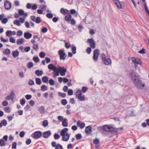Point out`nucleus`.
<instances>
[{
    "label": "nucleus",
    "mask_w": 149,
    "mask_h": 149,
    "mask_svg": "<svg viewBox=\"0 0 149 149\" xmlns=\"http://www.w3.org/2000/svg\"><path fill=\"white\" fill-rule=\"evenodd\" d=\"M76 94V96L81 101H84L85 100V98L84 95L82 96V91L80 89H78L76 92L75 93Z\"/></svg>",
    "instance_id": "5"
},
{
    "label": "nucleus",
    "mask_w": 149,
    "mask_h": 149,
    "mask_svg": "<svg viewBox=\"0 0 149 149\" xmlns=\"http://www.w3.org/2000/svg\"><path fill=\"white\" fill-rule=\"evenodd\" d=\"M132 63L134 64V67L136 68L139 65H141L142 64V61L139 58L132 57Z\"/></svg>",
    "instance_id": "4"
},
{
    "label": "nucleus",
    "mask_w": 149,
    "mask_h": 149,
    "mask_svg": "<svg viewBox=\"0 0 149 149\" xmlns=\"http://www.w3.org/2000/svg\"><path fill=\"white\" fill-rule=\"evenodd\" d=\"M129 77L132 80L138 76L136 75L135 72L133 70H131L129 71Z\"/></svg>",
    "instance_id": "13"
},
{
    "label": "nucleus",
    "mask_w": 149,
    "mask_h": 149,
    "mask_svg": "<svg viewBox=\"0 0 149 149\" xmlns=\"http://www.w3.org/2000/svg\"><path fill=\"white\" fill-rule=\"evenodd\" d=\"M42 81L45 83H47L48 81V78L47 76H44L42 78Z\"/></svg>",
    "instance_id": "28"
},
{
    "label": "nucleus",
    "mask_w": 149,
    "mask_h": 149,
    "mask_svg": "<svg viewBox=\"0 0 149 149\" xmlns=\"http://www.w3.org/2000/svg\"><path fill=\"white\" fill-rule=\"evenodd\" d=\"M101 56L103 63L106 65H111V61L110 58H106V55L103 53L101 54Z\"/></svg>",
    "instance_id": "3"
},
{
    "label": "nucleus",
    "mask_w": 149,
    "mask_h": 149,
    "mask_svg": "<svg viewBox=\"0 0 149 149\" xmlns=\"http://www.w3.org/2000/svg\"><path fill=\"white\" fill-rule=\"evenodd\" d=\"M75 137L77 140H79L82 138L81 135L80 134H77L75 136Z\"/></svg>",
    "instance_id": "39"
},
{
    "label": "nucleus",
    "mask_w": 149,
    "mask_h": 149,
    "mask_svg": "<svg viewBox=\"0 0 149 149\" xmlns=\"http://www.w3.org/2000/svg\"><path fill=\"white\" fill-rule=\"evenodd\" d=\"M24 134H25L24 132L23 131H22L20 132L19 134V136H20V137H21V138H22L24 136Z\"/></svg>",
    "instance_id": "63"
},
{
    "label": "nucleus",
    "mask_w": 149,
    "mask_h": 149,
    "mask_svg": "<svg viewBox=\"0 0 149 149\" xmlns=\"http://www.w3.org/2000/svg\"><path fill=\"white\" fill-rule=\"evenodd\" d=\"M20 102L21 104L22 105H24L25 103V100L24 98H22L20 99Z\"/></svg>",
    "instance_id": "55"
},
{
    "label": "nucleus",
    "mask_w": 149,
    "mask_h": 149,
    "mask_svg": "<svg viewBox=\"0 0 149 149\" xmlns=\"http://www.w3.org/2000/svg\"><path fill=\"white\" fill-rule=\"evenodd\" d=\"M1 21L3 24H5L8 21V19L7 18H3L1 20Z\"/></svg>",
    "instance_id": "43"
},
{
    "label": "nucleus",
    "mask_w": 149,
    "mask_h": 149,
    "mask_svg": "<svg viewBox=\"0 0 149 149\" xmlns=\"http://www.w3.org/2000/svg\"><path fill=\"white\" fill-rule=\"evenodd\" d=\"M72 16L70 13L68 14L65 16V20L69 22L71 19Z\"/></svg>",
    "instance_id": "23"
},
{
    "label": "nucleus",
    "mask_w": 149,
    "mask_h": 149,
    "mask_svg": "<svg viewBox=\"0 0 149 149\" xmlns=\"http://www.w3.org/2000/svg\"><path fill=\"white\" fill-rule=\"evenodd\" d=\"M58 94L59 96L63 98L65 97L66 96V94L65 93H61V92H58Z\"/></svg>",
    "instance_id": "41"
},
{
    "label": "nucleus",
    "mask_w": 149,
    "mask_h": 149,
    "mask_svg": "<svg viewBox=\"0 0 149 149\" xmlns=\"http://www.w3.org/2000/svg\"><path fill=\"white\" fill-rule=\"evenodd\" d=\"M111 126H109L108 125H104L103 127H99V129L100 130H102L108 132L109 130H110Z\"/></svg>",
    "instance_id": "14"
},
{
    "label": "nucleus",
    "mask_w": 149,
    "mask_h": 149,
    "mask_svg": "<svg viewBox=\"0 0 149 149\" xmlns=\"http://www.w3.org/2000/svg\"><path fill=\"white\" fill-rule=\"evenodd\" d=\"M69 102L70 103H71L73 104H74L75 103V102L74 98H70V99Z\"/></svg>",
    "instance_id": "61"
},
{
    "label": "nucleus",
    "mask_w": 149,
    "mask_h": 149,
    "mask_svg": "<svg viewBox=\"0 0 149 149\" xmlns=\"http://www.w3.org/2000/svg\"><path fill=\"white\" fill-rule=\"evenodd\" d=\"M41 19L40 17H37L35 19V22L36 23L38 24L40 22Z\"/></svg>",
    "instance_id": "37"
},
{
    "label": "nucleus",
    "mask_w": 149,
    "mask_h": 149,
    "mask_svg": "<svg viewBox=\"0 0 149 149\" xmlns=\"http://www.w3.org/2000/svg\"><path fill=\"white\" fill-rule=\"evenodd\" d=\"M73 93V91L71 89H69L68 91V94L69 95H72Z\"/></svg>",
    "instance_id": "53"
},
{
    "label": "nucleus",
    "mask_w": 149,
    "mask_h": 149,
    "mask_svg": "<svg viewBox=\"0 0 149 149\" xmlns=\"http://www.w3.org/2000/svg\"><path fill=\"white\" fill-rule=\"evenodd\" d=\"M7 124V122L6 120L4 119L1 121L0 123V128H1L2 126H6Z\"/></svg>",
    "instance_id": "21"
},
{
    "label": "nucleus",
    "mask_w": 149,
    "mask_h": 149,
    "mask_svg": "<svg viewBox=\"0 0 149 149\" xmlns=\"http://www.w3.org/2000/svg\"><path fill=\"white\" fill-rule=\"evenodd\" d=\"M42 135V132L38 131L34 132L31 135L32 137L35 139H37L41 137Z\"/></svg>",
    "instance_id": "7"
},
{
    "label": "nucleus",
    "mask_w": 149,
    "mask_h": 149,
    "mask_svg": "<svg viewBox=\"0 0 149 149\" xmlns=\"http://www.w3.org/2000/svg\"><path fill=\"white\" fill-rule=\"evenodd\" d=\"M4 109H5V111L6 112L9 113L10 111V109L9 107H4Z\"/></svg>",
    "instance_id": "48"
},
{
    "label": "nucleus",
    "mask_w": 149,
    "mask_h": 149,
    "mask_svg": "<svg viewBox=\"0 0 149 149\" xmlns=\"http://www.w3.org/2000/svg\"><path fill=\"white\" fill-rule=\"evenodd\" d=\"M52 134L50 131L48 130L43 132L42 136L45 138H48Z\"/></svg>",
    "instance_id": "15"
},
{
    "label": "nucleus",
    "mask_w": 149,
    "mask_h": 149,
    "mask_svg": "<svg viewBox=\"0 0 149 149\" xmlns=\"http://www.w3.org/2000/svg\"><path fill=\"white\" fill-rule=\"evenodd\" d=\"M87 42L90 44V47L93 48H94L95 47V42L92 38H89L87 39Z\"/></svg>",
    "instance_id": "12"
},
{
    "label": "nucleus",
    "mask_w": 149,
    "mask_h": 149,
    "mask_svg": "<svg viewBox=\"0 0 149 149\" xmlns=\"http://www.w3.org/2000/svg\"><path fill=\"white\" fill-rule=\"evenodd\" d=\"M49 84L51 86L54 85L55 84L54 81L52 79H50L49 81Z\"/></svg>",
    "instance_id": "42"
},
{
    "label": "nucleus",
    "mask_w": 149,
    "mask_h": 149,
    "mask_svg": "<svg viewBox=\"0 0 149 149\" xmlns=\"http://www.w3.org/2000/svg\"><path fill=\"white\" fill-rule=\"evenodd\" d=\"M71 47V45L70 43L65 42V47L67 49H69Z\"/></svg>",
    "instance_id": "52"
},
{
    "label": "nucleus",
    "mask_w": 149,
    "mask_h": 149,
    "mask_svg": "<svg viewBox=\"0 0 149 149\" xmlns=\"http://www.w3.org/2000/svg\"><path fill=\"white\" fill-rule=\"evenodd\" d=\"M33 60L36 63L38 62L39 61V59L38 56H34L33 58Z\"/></svg>",
    "instance_id": "44"
},
{
    "label": "nucleus",
    "mask_w": 149,
    "mask_h": 149,
    "mask_svg": "<svg viewBox=\"0 0 149 149\" xmlns=\"http://www.w3.org/2000/svg\"><path fill=\"white\" fill-rule=\"evenodd\" d=\"M43 73V71L42 70H36L35 72V74L38 76L42 75Z\"/></svg>",
    "instance_id": "26"
},
{
    "label": "nucleus",
    "mask_w": 149,
    "mask_h": 149,
    "mask_svg": "<svg viewBox=\"0 0 149 149\" xmlns=\"http://www.w3.org/2000/svg\"><path fill=\"white\" fill-rule=\"evenodd\" d=\"M60 137V136L57 134L55 133L54 135V138L55 139H58Z\"/></svg>",
    "instance_id": "57"
},
{
    "label": "nucleus",
    "mask_w": 149,
    "mask_h": 149,
    "mask_svg": "<svg viewBox=\"0 0 149 149\" xmlns=\"http://www.w3.org/2000/svg\"><path fill=\"white\" fill-rule=\"evenodd\" d=\"M4 6L6 9L9 10L11 7V4L10 1H6L4 3Z\"/></svg>",
    "instance_id": "16"
},
{
    "label": "nucleus",
    "mask_w": 149,
    "mask_h": 149,
    "mask_svg": "<svg viewBox=\"0 0 149 149\" xmlns=\"http://www.w3.org/2000/svg\"><path fill=\"white\" fill-rule=\"evenodd\" d=\"M18 13L20 15L22 16L24 13V11L22 9H20L18 10Z\"/></svg>",
    "instance_id": "51"
},
{
    "label": "nucleus",
    "mask_w": 149,
    "mask_h": 149,
    "mask_svg": "<svg viewBox=\"0 0 149 149\" xmlns=\"http://www.w3.org/2000/svg\"><path fill=\"white\" fill-rule=\"evenodd\" d=\"M38 110L41 113H43L44 112L45 109L44 107L42 106L39 108Z\"/></svg>",
    "instance_id": "29"
},
{
    "label": "nucleus",
    "mask_w": 149,
    "mask_h": 149,
    "mask_svg": "<svg viewBox=\"0 0 149 149\" xmlns=\"http://www.w3.org/2000/svg\"><path fill=\"white\" fill-rule=\"evenodd\" d=\"M58 53L60 60H64L65 59L67 55L65 53L64 50L63 49H60L58 51Z\"/></svg>",
    "instance_id": "6"
},
{
    "label": "nucleus",
    "mask_w": 149,
    "mask_h": 149,
    "mask_svg": "<svg viewBox=\"0 0 149 149\" xmlns=\"http://www.w3.org/2000/svg\"><path fill=\"white\" fill-rule=\"evenodd\" d=\"M134 78L132 80L133 81L135 86L137 88L139 89H142L143 87H145V84H143L142 83V81L140 79L139 77L138 76L137 77H136L135 78Z\"/></svg>",
    "instance_id": "1"
},
{
    "label": "nucleus",
    "mask_w": 149,
    "mask_h": 149,
    "mask_svg": "<svg viewBox=\"0 0 149 149\" xmlns=\"http://www.w3.org/2000/svg\"><path fill=\"white\" fill-rule=\"evenodd\" d=\"M68 130V129L67 128H65L61 130L60 134L62 136L63 141H67L68 140L70 135L67 132Z\"/></svg>",
    "instance_id": "2"
},
{
    "label": "nucleus",
    "mask_w": 149,
    "mask_h": 149,
    "mask_svg": "<svg viewBox=\"0 0 149 149\" xmlns=\"http://www.w3.org/2000/svg\"><path fill=\"white\" fill-rule=\"evenodd\" d=\"M100 143L99 140L97 138H95L93 141V143L94 144L97 145Z\"/></svg>",
    "instance_id": "46"
},
{
    "label": "nucleus",
    "mask_w": 149,
    "mask_h": 149,
    "mask_svg": "<svg viewBox=\"0 0 149 149\" xmlns=\"http://www.w3.org/2000/svg\"><path fill=\"white\" fill-rule=\"evenodd\" d=\"M99 52L98 49H96L93 51V58L95 61H97L98 60Z\"/></svg>",
    "instance_id": "9"
},
{
    "label": "nucleus",
    "mask_w": 149,
    "mask_h": 149,
    "mask_svg": "<svg viewBox=\"0 0 149 149\" xmlns=\"http://www.w3.org/2000/svg\"><path fill=\"white\" fill-rule=\"evenodd\" d=\"M123 128L120 127L118 128H113L112 126H111L110 130H109V132H114L117 133L118 134L120 132V131L123 130Z\"/></svg>",
    "instance_id": "8"
},
{
    "label": "nucleus",
    "mask_w": 149,
    "mask_h": 149,
    "mask_svg": "<svg viewBox=\"0 0 149 149\" xmlns=\"http://www.w3.org/2000/svg\"><path fill=\"white\" fill-rule=\"evenodd\" d=\"M47 87L45 85H42L41 86V90L42 91H45L47 90Z\"/></svg>",
    "instance_id": "35"
},
{
    "label": "nucleus",
    "mask_w": 149,
    "mask_h": 149,
    "mask_svg": "<svg viewBox=\"0 0 149 149\" xmlns=\"http://www.w3.org/2000/svg\"><path fill=\"white\" fill-rule=\"evenodd\" d=\"M32 34L29 32H26L24 34V36L26 39H29L31 37Z\"/></svg>",
    "instance_id": "19"
},
{
    "label": "nucleus",
    "mask_w": 149,
    "mask_h": 149,
    "mask_svg": "<svg viewBox=\"0 0 149 149\" xmlns=\"http://www.w3.org/2000/svg\"><path fill=\"white\" fill-rule=\"evenodd\" d=\"M33 66V64L32 62H29L27 64V66L28 68H30Z\"/></svg>",
    "instance_id": "31"
},
{
    "label": "nucleus",
    "mask_w": 149,
    "mask_h": 149,
    "mask_svg": "<svg viewBox=\"0 0 149 149\" xmlns=\"http://www.w3.org/2000/svg\"><path fill=\"white\" fill-rule=\"evenodd\" d=\"M12 31H7L6 32V34L7 36H10L12 35Z\"/></svg>",
    "instance_id": "38"
},
{
    "label": "nucleus",
    "mask_w": 149,
    "mask_h": 149,
    "mask_svg": "<svg viewBox=\"0 0 149 149\" xmlns=\"http://www.w3.org/2000/svg\"><path fill=\"white\" fill-rule=\"evenodd\" d=\"M81 90L82 92L83 93H85L87 91L88 88L86 86H83L82 87Z\"/></svg>",
    "instance_id": "36"
},
{
    "label": "nucleus",
    "mask_w": 149,
    "mask_h": 149,
    "mask_svg": "<svg viewBox=\"0 0 149 149\" xmlns=\"http://www.w3.org/2000/svg\"><path fill=\"white\" fill-rule=\"evenodd\" d=\"M13 23L14 24L18 26H20L21 24H20V21L18 20H15L14 21Z\"/></svg>",
    "instance_id": "30"
},
{
    "label": "nucleus",
    "mask_w": 149,
    "mask_h": 149,
    "mask_svg": "<svg viewBox=\"0 0 149 149\" xmlns=\"http://www.w3.org/2000/svg\"><path fill=\"white\" fill-rule=\"evenodd\" d=\"M10 41L12 43H14L15 42V39L12 37H10L9 38Z\"/></svg>",
    "instance_id": "58"
},
{
    "label": "nucleus",
    "mask_w": 149,
    "mask_h": 149,
    "mask_svg": "<svg viewBox=\"0 0 149 149\" xmlns=\"http://www.w3.org/2000/svg\"><path fill=\"white\" fill-rule=\"evenodd\" d=\"M45 56V54L43 52H41L39 54V56L41 58H44Z\"/></svg>",
    "instance_id": "49"
},
{
    "label": "nucleus",
    "mask_w": 149,
    "mask_h": 149,
    "mask_svg": "<svg viewBox=\"0 0 149 149\" xmlns=\"http://www.w3.org/2000/svg\"><path fill=\"white\" fill-rule=\"evenodd\" d=\"M67 101L65 99H63L61 100V104L64 105H65L67 103Z\"/></svg>",
    "instance_id": "45"
},
{
    "label": "nucleus",
    "mask_w": 149,
    "mask_h": 149,
    "mask_svg": "<svg viewBox=\"0 0 149 149\" xmlns=\"http://www.w3.org/2000/svg\"><path fill=\"white\" fill-rule=\"evenodd\" d=\"M30 106L29 105H27L26 107L24 108V109L26 111H28L29 110H30Z\"/></svg>",
    "instance_id": "60"
},
{
    "label": "nucleus",
    "mask_w": 149,
    "mask_h": 149,
    "mask_svg": "<svg viewBox=\"0 0 149 149\" xmlns=\"http://www.w3.org/2000/svg\"><path fill=\"white\" fill-rule=\"evenodd\" d=\"M24 42V39L22 38L21 39H19L17 40V42L18 45H20L22 44Z\"/></svg>",
    "instance_id": "27"
},
{
    "label": "nucleus",
    "mask_w": 149,
    "mask_h": 149,
    "mask_svg": "<svg viewBox=\"0 0 149 149\" xmlns=\"http://www.w3.org/2000/svg\"><path fill=\"white\" fill-rule=\"evenodd\" d=\"M113 1L118 8L121 9L122 8V5L118 0H113Z\"/></svg>",
    "instance_id": "18"
},
{
    "label": "nucleus",
    "mask_w": 149,
    "mask_h": 149,
    "mask_svg": "<svg viewBox=\"0 0 149 149\" xmlns=\"http://www.w3.org/2000/svg\"><path fill=\"white\" fill-rule=\"evenodd\" d=\"M92 128L91 126H88L87 127L85 130V132L86 134H89L91 133Z\"/></svg>",
    "instance_id": "20"
},
{
    "label": "nucleus",
    "mask_w": 149,
    "mask_h": 149,
    "mask_svg": "<svg viewBox=\"0 0 149 149\" xmlns=\"http://www.w3.org/2000/svg\"><path fill=\"white\" fill-rule=\"evenodd\" d=\"M72 49L71 50L72 51V53L73 54H75L76 53V48L74 45H71Z\"/></svg>",
    "instance_id": "25"
},
{
    "label": "nucleus",
    "mask_w": 149,
    "mask_h": 149,
    "mask_svg": "<svg viewBox=\"0 0 149 149\" xmlns=\"http://www.w3.org/2000/svg\"><path fill=\"white\" fill-rule=\"evenodd\" d=\"M58 70L60 73V75L61 76L65 75L67 70L63 67H59L58 68Z\"/></svg>",
    "instance_id": "10"
},
{
    "label": "nucleus",
    "mask_w": 149,
    "mask_h": 149,
    "mask_svg": "<svg viewBox=\"0 0 149 149\" xmlns=\"http://www.w3.org/2000/svg\"><path fill=\"white\" fill-rule=\"evenodd\" d=\"M6 146L5 144V142L4 140L2 139H0V146Z\"/></svg>",
    "instance_id": "34"
},
{
    "label": "nucleus",
    "mask_w": 149,
    "mask_h": 149,
    "mask_svg": "<svg viewBox=\"0 0 149 149\" xmlns=\"http://www.w3.org/2000/svg\"><path fill=\"white\" fill-rule=\"evenodd\" d=\"M36 84L38 85H40L42 83L40 79L38 78L36 79Z\"/></svg>",
    "instance_id": "33"
},
{
    "label": "nucleus",
    "mask_w": 149,
    "mask_h": 149,
    "mask_svg": "<svg viewBox=\"0 0 149 149\" xmlns=\"http://www.w3.org/2000/svg\"><path fill=\"white\" fill-rule=\"evenodd\" d=\"M33 48L34 50H36V49L38 50V45L34 44L33 45Z\"/></svg>",
    "instance_id": "56"
},
{
    "label": "nucleus",
    "mask_w": 149,
    "mask_h": 149,
    "mask_svg": "<svg viewBox=\"0 0 149 149\" xmlns=\"http://www.w3.org/2000/svg\"><path fill=\"white\" fill-rule=\"evenodd\" d=\"M12 55L14 58L17 57L19 55V52L18 50H16L12 52Z\"/></svg>",
    "instance_id": "22"
},
{
    "label": "nucleus",
    "mask_w": 149,
    "mask_h": 149,
    "mask_svg": "<svg viewBox=\"0 0 149 149\" xmlns=\"http://www.w3.org/2000/svg\"><path fill=\"white\" fill-rule=\"evenodd\" d=\"M56 143L55 141H53L51 143V145L52 147H55V149H63L62 146L58 144L56 145Z\"/></svg>",
    "instance_id": "11"
},
{
    "label": "nucleus",
    "mask_w": 149,
    "mask_h": 149,
    "mask_svg": "<svg viewBox=\"0 0 149 149\" xmlns=\"http://www.w3.org/2000/svg\"><path fill=\"white\" fill-rule=\"evenodd\" d=\"M38 7L37 5L36 4H34L31 7L32 9L34 10L36 9Z\"/></svg>",
    "instance_id": "64"
},
{
    "label": "nucleus",
    "mask_w": 149,
    "mask_h": 149,
    "mask_svg": "<svg viewBox=\"0 0 149 149\" xmlns=\"http://www.w3.org/2000/svg\"><path fill=\"white\" fill-rule=\"evenodd\" d=\"M2 104L3 106H6L8 105V102L6 101H4L2 102Z\"/></svg>",
    "instance_id": "59"
},
{
    "label": "nucleus",
    "mask_w": 149,
    "mask_h": 149,
    "mask_svg": "<svg viewBox=\"0 0 149 149\" xmlns=\"http://www.w3.org/2000/svg\"><path fill=\"white\" fill-rule=\"evenodd\" d=\"M31 140L30 139H28L26 141L25 143L26 144L29 145L30 144V143H31Z\"/></svg>",
    "instance_id": "54"
},
{
    "label": "nucleus",
    "mask_w": 149,
    "mask_h": 149,
    "mask_svg": "<svg viewBox=\"0 0 149 149\" xmlns=\"http://www.w3.org/2000/svg\"><path fill=\"white\" fill-rule=\"evenodd\" d=\"M40 8L42 10H45L47 7L45 5H40L39 6Z\"/></svg>",
    "instance_id": "50"
},
{
    "label": "nucleus",
    "mask_w": 149,
    "mask_h": 149,
    "mask_svg": "<svg viewBox=\"0 0 149 149\" xmlns=\"http://www.w3.org/2000/svg\"><path fill=\"white\" fill-rule=\"evenodd\" d=\"M67 119L66 118H64L62 123V125L64 127H66L68 126V123L67 122Z\"/></svg>",
    "instance_id": "24"
},
{
    "label": "nucleus",
    "mask_w": 149,
    "mask_h": 149,
    "mask_svg": "<svg viewBox=\"0 0 149 149\" xmlns=\"http://www.w3.org/2000/svg\"><path fill=\"white\" fill-rule=\"evenodd\" d=\"M48 68L50 70H52L54 71H56L57 70V68L56 66H54L53 64H50L48 66Z\"/></svg>",
    "instance_id": "17"
},
{
    "label": "nucleus",
    "mask_w": 149,
    "mask_h": 149,
    "mask_svg": "<svg viewBox=\"0 0 149 149\" xmlns=\"http://www.w3.org/2000/svg\"><path fill=\"white\" fill-rule=\"evenodd\" d=\"M3 54L6 55L9 54L10 53V50L8 49H6L5 51H3Z\"/></svg>",
    "instance_id": "32"
},
{
    "label": "nucleus",
    "mask_w": 149,
    "mask_h": 149,
    "mask_svg": "<svg viewBox=\"0 0 149 149\" xmlns=\"http://www.w3.org/2000/svg\"><path fill=\"white\" fill-rule=\"evenodd\" d=\"M48 122L47 120H45L43 121L42 123V125L43 126L46 127L48 125Z\"/></svg>",
    "instance_id": "40"
},
{
    "label": "nucleus",
    "mask_w": 149,
    "mask_h": 149,
    "mask_svg": "<svg viewBox=\"0 0 149 149\" xmlns=\"http://www.w3.org/2000/svg\"><path fill=\"white\" fill-rule=\"evenodd\" d=\"M46 16L47 18L50 19L52 18L53 17L52 14L51 13H48L47 14Z\"/></svg>",
    "instance_id": "47"
},
{
    "label": "nucleus",
    "mask_w": 149,
    "mask_h": 149,
    "mask_svg": "<svg viewBox=\"0 0 149 149\" xmlns=\"http://www.w3.org/2000/svg\"><path fill=\"white\" fill-rule=\"evenodd\" d=\"M17 143L16 142H14L13 143L12 145V148L13 149H16L17 147Z\"/></svg>",
    "instance_id": "62"
}]
</instances>
